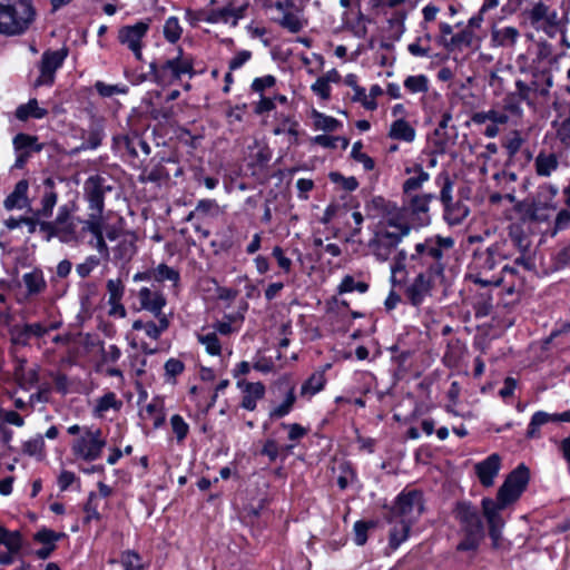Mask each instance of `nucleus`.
<instances>
[{"label": "nucleus", "instance_id": "54", "mask_svg": "<svg viewBox=\"0 0 570 570\" xmlns=\"http://www.w3.org/2000/svg\"><path fill=\"white\" fill-rule=\"evenodd\" d=\"M433 199L432 194L416 195L411 199V209L414 214L428 213L429 204Z\"/></svg>", "mask_w": 570, "mask_h": 570}, {"label": "nucleus", "instance_id": "31", "mask_svg": "<svg viewBox=\"0 0 570 570\" xmlns=\"http://www.w3.org/2000/svg\"><path fill=\"white\" fill-rule=\"evenodd\" d=\"M558 167V159L554 154L540 153L535 158V169L540 176H550Z\"/></svg>", "mask_w": 570, "mask_h": 570}, {"label": "nucleus", "instance_id": "16", "mask_svg": "<svg viewBox=\"0 0 570 570\" xmlns=\"http://www.w3.org/2000/svg\"><path fill=\"white\" fill-rule=\"evenodd\" d=\"M475 474L483 487H492L499 472V453H493L474 465Z\"/></svg>", "mask_w": 570, "mask_h": 570}, {"label": "nucleus", "instance_id": "3", "mask_svg": "<svg viewBox=\"0 0 570 570\" xmlns=\"http://www.w3.org/2000/svg\"><path fill=\"white\" fill-rule=\"evenodd\" d=\"M39 228L46 234V239L57 237L62 243L76 240L77 225L72 216V209L68 205L60 206L53 220H43L39 223Z\"/></svg>", "mask_w": 570, "mask_h": 570}, {"label": "nucleus", "instance_id": "53", "mask_svg": "<svg viewBox=\"0 0 570 570\" xmlns=\"http://www.w3.org/2000/svg\"><path fill=\"white\" fill-rule=\"evenodd\" d=\"M368 288V285L364 282H355L354 278L350 275L345 276L340 285V293H348L353 291H357L360 293H365Z\"/></svg>", "mask_w": 570, "mask_h": 570}, {"label": "nucleus", "instance_id": "45", "mask_svg": "<svg viewBox=\"0 0 570 570\" xmlns=\"http://www.w3.org/2000/svg\"><path fill=\"white\" fill-rule=\"evenodd\" d=\"M362 147L363 145L361 141L354 142L351 156L355 161L361 163L365 170H372L374 169L375 163L370 156L361 151Z\"/></svg>", "mask_w": 570, "mask_h": 570}, {"label": "nucleus", "instance_id": "19", "mask_svg": "<svg viewBox=\"0 0 570 570\" xmlns=\"http://www.w3.org/2000/svg\"><path fill=\"white\" fill-rule=\"evenodd\" d=\"M28 188L29 183L26 179L19 180L14 189L11 194L7 196L3 202V206L7 210H12L14 208H24L30 206V202L28 199Z\"/></svg>", "mask_w": 570, "mask_h": 570}, {"label": "nucleus", "instance_id": "7", "mask_svg": "<svg viewBox=\"0 0 570 570\" xmlns=\"http://www.w3.org/2000/svg\"><path fill=\"white\" fill-rule=\"evenodd\" d=\"M106 441L101 438V430H87L85 434L75 441L72 451L86 461H94L101 455Z\"/></svg>", "mask_w": 570, "mask_h": 570}, {"label": "nucleus", "instance_id": "17", "mask_svg": "<svg viewBox=\"0 0 570 570\" xmlns=\"http://www.w3.org/2000/svg\"><path fill=\"white\" fill-rule=\"evenodd\" d=\"M482 512L487 519L490 537L493 546L497 547L499 543L498 523H499V492L497 493V500L484 498L482 500Z\"/></svg>", "mask_w": 570, "mask_h": 570}, {"label": "nucleus", "instance_id": "41", "mask_svg": "<svg viewBox=\"0 0 570 570\" xmlns=\"http://www.w3.org/2000/svg\"><path fill=\"white\" fill-rule=\"evenodd\" d=\"M295 400H296V396L294 394V389L292 387L287 392L286 399L284 400V402L281 405H278L277 407H275L273 411H271L269 417L271 419H281V417H284L285 415H287L289 413V411L292 410V407L295 403Z\"/></svg>", "mask_w": 570, "mask_h": 570}, {"label": "nucleus", "instance_id": "55", "mask_svg": "<svg viewBox=\"0 0 570 570\" xmlns=\"http://www.w3.org/2000/svg\"><path fill=\"white\" fill-rule=\"evenodd\" d=\"M328 177L331 181L335 184H341L345 190L353 191L358 187V181L353 176L344 177L342 174L337 171H332L330 173Z\"/></svg>", "mask_w": 570, "mask_h": 570}, {"label": "nucleus", "instance_id": "39", "mask_svg": "<svg viewBox=\"0 0 570 570\" xmlns=\"http://www.w3.org/2000/svg\"><path fill=\"white\" fill-rule=\"evenodd\" d=\"M313 117L315 120L314 121L315 127L317 129H321L324 131H335L341 126V122L337 119H335L331 116H326L316 110H314Z\"/></svg>", "mask_w": 570, "mask_h": 570}, {"label": "nucleus", "instance_id": "36", "mask_svg": "<svg viewBox=\"0 0 570 570\" xmlns=\"http://www.w3.org/2000/svg\"><path fill=\"white\" fill-rule=\"evenodd\" d=\"M154 278L157 282L169 281L176 286L179 283L180 275L177 269L169 267L166 264H159L154 269Z\"/></svg>", "mask_w": 570, "mask_h": 570}, {"label": "nucleus", "instance_id": "12", "mask_svg": "<svg viewBox=\"0 0 570 570\" xmlns=\"http://www.w3.org/2000/svg\"><path fill=\"white\" fill-rule=\"evenodd\" d=\"M149 24L145 21H138L132 26H125L118 31V40L130 49L135 57L141 59V39L146 36Z\"/></svg>", "mask_w": 570, "mask_h": 570}, {"label": "nucleus", "instance_id": "59", "mask_svg": "<svg viewBox=\"0 0 570 570\" xmlns=\"http://www.w3.org/2000/svg\"><path fill=\"white\" fill-rule=\"evenodd\" d=\"M441 178L443 179V184H442V187H441L440 198H441V202L443 203V205L445 207V206L450 205L451 200H452L453 183H452V180H451V178L449 177L448 174H443L441 176Z\"/></svg>", "mask_w": 570, "mask_h": 570}, {"label": "nucleus", "instance_id": "49", "mask_svg": "<svg viewBox=\"0 0 570 570\" xmlns=\"http://www.w3.org/2000/svg\"><path fill=\"white\" fill-rule=\"evenodd\" d=\"M198 340L202 344L205 345L206 351L210 355H219L222 351V346L219 340L215 333H208L206 335H199Z\"/></svg>", "mask_w": 570, "mask_h": 570}, {"label": "nucleus", "instance_id": "63", "mask_svg": "<svg viewBox=\"0 0 570 570\" xmlns=\"http://www.w3.org/2000/svg\"><path fill=\"white\" fill-rule=\"evenodd\" d=\"M551 217V208L546 205H535L531 212L530 222H548Z\"/></svg>", "mask_w": 570, "mask_h": 570}, {"label": "nucleus", "instance_id": "27", "mask_svg": "<svg viewBox=\"0 0 570 570\" xmlns=\"http://www.w3.org/2000/svg\"><path fill=\"white\" fill-rule=\"evenodd\" d=\"M549 422H556L553 414H549L543 411L535 412L532 415L531 421L529 423L528 431L525 434L527 438L528 439H539L541 436L540 428Z\"/></svg>", "mask_w": 570, "mask_h": 570}, {"label": "nucleus", "instance_id": "62", "mask_svg": "<svg viewBox=\"0 0 570 570\" xmlns=\"http://www.w3.org/2000/svg\"><path fill=\"white\" fill-rule=\"evenodd\" d=\"M312 90L324 100L330 98L331 86L325 78H317V80L312 85Z\"/></svg>", "mask_w": 570, "mask_h": 570}, {"label": "nucleus", "instance_id": "57", "mask_svg": "<svg viewBox=\"0 0 570 570\" xmlns=\"http://www.w3.org/2000/svg\"><path fill=\"white\" fill-rule=\"evenodd\" d=\"M465 538L458 544L459 551L475 550L480 541L484 538V534L479 533H464Z\"/></svg>", "mask_w": 570, "mask_h": 570}, {"label": "nucleus", "instance_id": "50", "mask_svg": "<svg viewBox=\"0 0 570 570\" xmlns=\"http://www.w3.org/2000/svg\"><path fill=\"white\" fill-rule=\"evenodd\" d=\"M3 546L11 552H17L22 548V537L19 531H9L6 529Z\"/></svg>", "mask_w": 570, "mask_h": 570}, {"label": "nucleus", "instance_id": "43", "mask_svg": "<svg viewBox=\"0 0 570 570\" xmlns=\"http://www.w3.org/2000/svg\"><path fill=\"white\" fill-rule=\"evenodd\" d=\"M181 35V28L179 26L178 19L176 17H170L166 20L164 26V36L165 38L175 43Z\"/></svg>", "mask_w": 570, "mask_h": 570}, {"label": "nucleus", "instance_id": "9", "mask_svg": "<svg viewBox=\"0 0 570 570\" xmlns=\"http://www.w3.org/2000/svg\"><path fill=\"white\" fill-rule=\"evenodd\" d=\"M423 512V500L422 494L412 490L406 493H401L392 509V513L395 517H400L403 520L413 522Z\"/></svg>", "mask_w": 570, "mask_h": 570}, {"label": "nucleus", "instance_id": "26", "mask_svg": "<svg viewBox=\"0 0 570 570\" xmlns=\"http://www.w3.org/2000/svg\"><path fill=\"white\" fill-rule=\"evenodd\" d=\"M22 279L27 287L28 295L30 296L42 293L47 287V283L40 269H33L30 273H26Z\"/></svg>", "mask_w": 570, "mask_h": 570}, {"label": "nucleus", "instance_id": "60", "mask_svg": "<svg viewBox=\"0 0 570 570\" xmlns=\"http://www.w3.org/2000/svg\"><path fill=\"white\" fill-rule=\"evenodd\" d=\"M275 83L276 79L271 75L262 78H255L252 82V90L262 95L265 89L272 88Z\"/></svg>", "mask_w": 570, "mask_h": 570}, {"label": "nucleus", "instance_id": "34", "mask_svg": "<svg viewBox=\"0 0 570 570\" xmlns=\"http://www.w3.org/2000/svg\"><path fill=\"white\" fill-rule=\"evenodd\" d=\"M58 195L53 190H48L41 198V207L33 210L36 217L50 218L57 204Z\"/></svg>", "mask_w": 570, "mask_h": 570}, {"label": "nucleus", "instance_id": "58", "mask_svg": "<svg viewBox=\"0 0 570 570\" xmlns=\"http://www.w3.org/2000/svg\"><path fill=\"white\" fill-rule=\"evenodd\" d=\"M174 60L177 63V70L180 73V77L185 73L190 76L194 73L193 60L184 57L181 49L178 50V56L175 57Z\"/></svg>", "mask_w": 570, "mask_h": 570}, {"label": "nucleus", "instance_id": "21", "mask_svg": "<svg viewBox=\"0 0 570 570\" xmlns=\"http://www.w3.org/2000/svg\"><path fill=\"white\" fill-rule=\"evenodd\" d=\"M509 238L512 245L520 252V255L514 259V262L517 264H523L524 253L529 249L530 240L520 224H511L509 226Z\"/></svg>", "mask_w": 570, "mask_h": 570}, {"label": "nucleus", "instance_id": "52", "mask_svg": "<svg viewBox=\"0 0 570 570\" xmlns=\"http://www.w3.org/2000/svg\"><path fill=\"white\" fill-rule=\"evenodd\" d=\"M170 424H171L173 432L176 434L177 441L181 442L188 434V431H189L188 424L178 414H175L171 416Z\"/></svg>", "mask_w": 570, "mask_h": 570}, {"label": "nucleus", "instance_id": "24", "mask_svg": "<svg viewBox=\"0 0 570 570\" xmlns=\"http://www.w3.org/2000/svg\"><path fill=\"white\" fill-rule=\"evenodd\" d=\"M47 115L48 111L39 107L38 100L36 98L30 99L27 104L20 105L16 109V117L21 121H26L30 117L41 119Z\"/></svg>", "mask_w": 570, "mask_h": 570}, {"label": "nucleus", "instance_id": "51", "mask_svg": "<svg viewBox=\"0 0 570 570\" xmlns=\"http://www.w3.org/2000/svg\"><path fill=\"white\" fill-rule=\"evenodd\" d=\"M374 522H366V521H357L354 524V541L357 546L365 544L367 540V531L371 528H374Z\"/></svg>", "mask_w": 570, "mask_h": 570}, {"label": "nucleus", "instance_id": "4", "mask_svg": "<svg viewBox=\"0 0 570 570\" xmlns=\"http://www.w3.org/2000/svg\"><path fill=\"white\" fill-rule=\"evenodd\" d=\"M529 480L530 470L523 463L519 464L507 475L503 484H501V510L515 503L520 499Z\"/></svg>", "mask_w": 570, "mask_h": 570}, {"label": "nucleus", "instance_id": "28", "mask_svg": "<svg viewBox=\"0 0 570 570\" xmlns=\"http://www.w3.org/2000/svg\"><path fill=\"white\" fill-rule=\"evenodd\" d=\"M381 225V228H393L394 230H391V234L400 238L407 236L411 232L410 224L400 214L389 216Z\"/></svg>", "mask_w": 570, "mask_h": 570}, {"label": "nucleus", "instance_id": "32", "mask_svg": "<svg viewBox=\"0 0 570 570\" xmlns=\"http://www.w3.org/2000/svg\"><path fill=\"white\" fill-rule=\"evenodd\" d=\"M412 522L401 519L390 532V547L396 549L403 541L406 540Z\"/></svg>", "mask_w": 570, "mask_h": 570}, {"label": "nucleus", "instance_id": "23", "mask_svg": "<svg viewBox=\"0 0 570 570\" xmlns=\"http://www.w3.org/2000/svg\"><path fill=\"white\" fill-rule=\"evenodd\" d=\"M150 69L155 77L160 81L180 79V73L177 70V63L175 62L174 58L168 59L160 65L151 62Z\"/></svg>", "mask_w": 570, "mask_h": 570}, {"label": "nucleus", "instance_id": "2", "mask_svg": "<svg viewBox=\"0 0 570 570\" xmlns=\"http://www.w3.org/2000/svg\"><path fill=\"white\" fill-rule=\"evenodd\" d=\"M36 10L30 0H17L0 4V33L17 36L23 33L35 20Z\"/></svg>", "mask_w": 570, "mask_h": 570}, {"label": "nucleus", "instance_id": "10", "mask_svg": "<svg viewBox=\"0 0 570 570\" xmlns=\"http://www.w3.org/2000/svg\"><path fill=\"white\" fill-rule=\"evenodd\" d=\"M401 240L402 238L391 234L390 229L380 228L375 232L374 237L368 243V246L377 261L385 262L390 258L392 252Z\"/></svg>", "mask_w": 570, "mask_h": 570}, {"label": "nucleus", "instance_id": "44", "mask_svg": "<svg viewBox=\"0 0 570 570\" xmlns=\"http://www.w3.org/2000/svg\"><path fill=\"white\" fill-rule=\"evenodd\" d=\"M107 291L109 294L108 303L110 305H116L121 301L124 292H125V287L122 285V282L119 278L118 279H109L107 282Z\"/></svg>", "mask_w": 570, "mask_h": 570}, {"label": "nucleus", "instance_id": "47", "mask_svg": "<svg viewBox=\"0 0 570 570\" xmlns=\"http://www.w3.org/2000/svg\"><path fill=\"white\" fill-rule=\"evenodd\" d=\"M121 564L125 570H144L141 558L136 551H125L121 554Z\"/></svg>", "mask_w": 570, "mask_h": 570}, {"label": "nucleus", "instance_id": "29", "mask_svg": "<svg viewBox=\"0 0 570 570\" xmlns=\"http://www.w3.org/2000/svg\"><path fill=\"white\" fill-rule=\"evenodd\" d=\"M13 146L17 151H29L33 150L40 153L43 148L42 144L38 142V137L28 134H18L13 138Z\"/></svg>", "mask_w": 570, "mask_h": 570}, {"label": "nucleus", "instance_id": "61", "mask_svg": "<svg viewBox=\"0 0 570 570\" xmlns=\"http://www.w3.org/2000/svg\"><path fill=\"white\" fill-rule=\"evenodd\" d=\"M570 225V212L562 209L558 213L554 219V226L551 230V236H554L559 230L567 228Z\"/></svg>", "mask_w": 570, "mask_h": 570}, {"label": "nucleus", "instance_id": "14", "mask_svg": "<svg viewBox=\"0 0 570 570\" xmlns=\"http://www.w3.org/2000/svg\"><path fill=\"white\" fill-rule=\"evenodd\" d=\"M433 276L434 275H430L429 273H420L406 288L405 295L413 306H420L425 297L431 295Z\"/></svg>", "mask_w": 570, "mask_h": 570}, {"label": "nucleus", "instance_id": "11", "mask_svg": "<svg viewBox=\"0 0 570 570\" xmlns=\"http://www.w3.org/2000/svg\"><path fill=\"white\" fill-rule=\"evenodd\" d=\"M455 518L459 520L461 530L464 533L485 534L484 525L479 511L469 502H459L455 508Z\"/></svg>", "mask_w": 570, "mask_h": 570}, {"label": "nucleus", "instance_id": "13", "mask_svg": "<svg viewBox=\"0 0 570 570\" xmlns=\"http://www.w3.org/2000/svg\"><path fill=\"white\" fill-rule=\"evenodd\" d=\"M452 120L450 112H444L439 126L433 134L434 153L444 154L450 146L454 145L456 131L454 127L449 128V122Z\"/></svg>", "mask_w": 570, "mask_h": 570}, {"label": "nucleus", "instance_id": "56", "mask_svg": "<svg viewBox=\"0 0 570 570\" xmlns=\"http://www.w3.org/2000/svg\"><path fill=\"white\" fill-rule=\"evenodd\" d=\"M63 537H65V533H62V532L58 533L50 529L45 528L35 534V540L38 542H41L43 544H48V547H49L51 544H55L53 543L55 541H58L59 539H61Z\"/></svg>", "mask_w": 570, "mask_h": 570}, {"label": "nucleus", "instance_id": "40", "mask_svg": "<svg viewBox=\"0 0 570 570\" xmlns=\"http://www.w3.org/2000/svg\"><path fill=\"white\" fill-rule=\"evenodd\" d=\"M158 318V324L149 321L146 322V327L144 328L147 336L150 338L157 340L161 335L164 331H166L169 326V320L167 316H160Z\"/></svg>", "mask_w": 570, "mask_h": 570}, {"label": "nucleus", "instance_id": "6", "mask_svg": "<svg viewBox=\"0 0 570 570\" xmlns=\"http://www.w3.org/2000/svg\"><path fill=\"white\" fill-rule=\"evenodd\" d=\"M67 56V48L45 51L39 63L40 75L35 81V86L40 87L52 85L55 81V73L62 66Z\"/></svg>", "mask_w": 570, "mask_h": 570}, {"label": "nucleus", "instance_id": "22", "mask_svg": "<svg viewBox=\"0 0 570 570\" xmlns=\"http://www.w3.org/2000/svg\"><path fill=\"white\" fill-rule=\"evenodd\" d=\"M518 92L509 94L504 99L503 109L511 115L520 116L521 108L520 104L528 97L529 88L522 81H517Z\"/></svg>", "mask_w": 570, "mask_h": 570}, {"label": "nucleus", "instance_id": "48", "mask_svg": "<svg viewBox=\"0 0 570 570\" xmlns=\"http://www.w3.org/2000/svg\"><path fill=\"white\" fill-rule=\"evenodd\" d=\"M120 405H121V402L117 401L116 394L112 392H109V393H106L105 395H102L98 400L95 411L97 413L101 414L111 407L119 409Z\"/></svg>", "mask_w": 570, "mask_h": 570}, {"label": "nucleus", "instance_id": "38", "mask_svg": "<svg viewBox=\"0 0 570 570\" xmlns=\"http://www.w3.org/2000/svg\"><path fill=\"white\" fill-rule=\"evenodd\" d=\"M325 376L323 372H316L309 376V379L302 385V394L314 395L325 385Z\"/></svg>", "mask_w": 570, "mask_h": 570}, {"label": "nucleus", "instance_id": "20", "mask_svg": "<svg viewBox=\"0 0 570 570\" xmlns=\"http://www.w3.org/2000/svg\"><path fill=\"white\" fill-rule=\"evenodd\" d=\"M83 230L94 235L98 252L106 258L109 257V249L102 236V217L89 216L85 222Z\"/></svg>", "mask_w": 570, "mask_h": 570}, {"label": "nucleus", "instance_id": "35", "mask_svg": "<svg viewBox=\"0 0 570 570\" xmlns=\"http://www.w3.org/2000/svg\"><path fill=\"white\" fill-rule=\"evenodd\" d=\"M276 22L292 33H297L304 28V21L294 11L285 12Z\"/></svg>", "mask_w": 570, "mask_h": 570}, {"label": "nucleus", "instance_id": "8", "mask_svg": "<svg viewBox=\"0 0 570 570\" xmlns=\"http://www.w3.org/2000/svg\"><path fill=\"white\" fill-rule=\"evenodd\" d=\"M111 189L106 179L99 175L90 176L85 183V196L91 213L89 216L102 217L105 194Z\"/></svg>", "mask_w": 570, "mask_h": 570}, {"label": "nucleus", "instance_id": "46", "mask_svg": "<svg viewBox=\"0 0 570 570\" xmlns=\"http://www.w3.org/2000/svg\"><path fill=\"white\" fill-rule=\"evenodd\" d=\"M232 17H233L232 7H224L220 9L209 10L205 20L210 23H217V22L228 23V22H230Z\"/></svg>", "mask_w": 570, "mask_h": 570}, {"label": "nucleus", "instance_id": "15", "mask_svg": "<svg viewBox=\"0 0 570 570\" xmlns=\"http://www.w3.org/2000/svg\"><path fill=\"white\" fill-rule=\"evenodd\" d=\"M116 142L119 148H125L131 157L150 154V146L137 131L117 138Z\"/></svg>", "mask_w": 570, "mask_h": 570}, {"label": "nucleus", "instance_id": "18", "mask_svg": "<svg viewBox=\"0 0 570 570\" xmlns=\"http://www.w3.org/2000/svg\"><path fill=\"white\" fill-rule=\"evenodd\" d=\"M140 305L149 311L156 317L166 316L163 308L166 305V298L159 292H151L148 287H142L138 294Z\"/></svg>", "mask_w": 570, "mask_h": 570}, {"label": "nucleus", "instance_id": "42", "mask_svg": "<svg viewBox=\"0 0 570 570\" xmlns=\"http://www.w3.org/2000/svg\"><path fill=\"white\" fill-rule=\"evenodd\" d=\"M404 87L413 94L426 92L429 89L428 78L424 75L409 76L404 80Z\"/></svg>", "mask_w": 570, "mask_h": 570}, {"label": "nucleus", "instance_id": "5", "mask_svg": "<svg viewBox=\"0 0 570 570\" xmlns=\"http://www.w3.org/2000/svg\"><path fill=\"white\" fill-rule=\"evenodd\" d=\"M499 256V246L493 244L485 249H478L474 253V263L479 268V273L474 276L473 282L481 286H499V277L497 275L488 276L497 266V257Z\"/></svg>", "mask_w": 570, "mask_h": 570}, {"label": "nucleus", "instance_id": "37", "mask_svg": "<svg viewBox=\"0 0 570 570\" xmlns=\"http://www.w3.org/2000/svg\"><path fill=\"white\" fill-rule=\"evenodd\" d=\"M414 173H416L417 175L415 177L406 179L403 184V190L406 194L419 189L423 185V183L429 180V174L424 171L421 165H416L414 167Z\"/></svg>", "mask_w": 570, "mask_h": 570}, {"label": "nucleus", "instance_id": "25", "mask_svg": "<svg viewBox=\"0 0 570 570\" xmlns=\"http://www.w3.org/2000/svg\"><path fill=\"white\" fill-rule=\"evenodd\" d=\"M392 139L411 142L415 138V129L404 119L395 120L389 131Z\"/></svg>", "mask_w": 570, "mask_h": 570}, {"label": "nucleus", "instance_id": "1", "mask_svg": "<svg viewBox=\"0 0 570 570\" xmlns=\"http://www.w3.org/2000/svg\"><path fill=\"white\" fill-rule=\"evenodd\" d=\"M454 242L451 237L436 236L428 238L415 245V252L411 254L412 261L419 262L426 267V273L436 277H444L445 264L443 262V249L452 248Z\"/></svg>", "mask_w": 570, "mask_h": 570}, {"label": "nucleus", "instance_id": "64", "mask_svg": "<svg viewBox=\"0 0 570 570\" xmlns=\"http://www.w3.org/2000/svg\"><path fill=\"white\" fill-rule=\"evenodd\" d=\"M549 12V8L542 3H537L532 10L530 11V20L532 24L538 23L539 21H542L547 19Z\"/></svg>", "mask_w": 570, "mask_h": 570}, {"label": "nucleus", "instance_id": "33", "mask_svg": "<svg viewBox=\"0 0 570 570\" xmlns=\"http://www.w3.org/2000/svg\"><path fill=\"white\" fill-rule=\"evenodd\" d=\"M145 412L150 419H153L155 429L164 424L166 416L164 413V401L161 399L155 397L145 407Z\"/></svg>", "mask_w": 570, "mask_h": 570}, {"label": "nucleus", "instance_id": "30", "mask_svg": "<svg viewBox=\"0 0 570 570\" xmlns=\"http://www.w3.org/2000/svg\"><path fill=\"white\" fill-rule=\"evenodd\" d=\"M444 208V219L452 226L460 225L469 215V208L461 203L450 204Z\"/></svg>", "mask_w": 570, "mask_h": 570}]
</instances>
